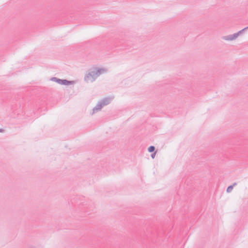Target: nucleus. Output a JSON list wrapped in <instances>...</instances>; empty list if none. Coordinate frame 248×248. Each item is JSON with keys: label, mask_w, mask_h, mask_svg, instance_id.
I'll list each match as a JSON object with an SVG mask.
<instances>
[{"label": "nucleus", "mask_w": 248, "mask_h": 248, "mask_svg": "<svg viewBox=\"0 0 248 248\" xmlns=\"http://www.w3.org/2000/svg\"><path fill=\"white\" fill-rule=\"evenodd\" d=\"M50 80L56 82L60 85H69L73 84L75 83L74 80H68L67 79H60L56 77H52L50 78Z\"/></svg>", "instance_id": "1"}, {"label": "nucleus", "mask_w": 248, "mask_h": 248, "mask_svg": "<svg viewBox=\"0 0 248 248\" xmlns=\"http://www.w3.org/2000/svg\"><path fill=\"white\" fill-rule=\"evenodd\" d=\"M97 75H95V70L90 71L86 74L84 77V80L88 82L89 80L94 81L97 78Z\"/></svg>", "instance_id": "2"}, {"label": "nucleus", "mask_w": 248, "mask_h": 248, "mask_svg": "<svg viewBox=\"0 0 248 248\" xmlns=\"http://www.w3.org/2000/svg\"><path fill=\"white\" fill-rule=\"evenodd\" d=\"M238 34H237L236 32L233 34L222 36V38L225 40L232 41L236 39L238 37Z\"/></svg>", "instance_id": "3"}, {"label": "nucleus", "mask_w": 248, "mask_h": 248, "mask_svg": "<svg viewBox=\"0 0 248 248\" xmlns=\"http://www.w3.org/2000/svg\"><path fill=\"white\" fill-rule=\"evenodd\" d=\"M104 107L103 105L101 100L99 101L96 106L93 109V114L95 112H97L101 109V108Z\"/></svg>", "instance_id": "4"}, {"label": "nucleus", "mask_w": 248, "mask_h": 248, "mask_svg": "<svg viewBox=\"0 0 248 248\" xmlns=\"http://www.w3.org/2000/svg\"><path fill=\"white\" fill-rule=\"evenodd\" d=\"M95 75H97V77L99 76L100 75L102 74L103 72H106L107 70L105 68H98L97 69H95Z\"/></svg>", "instance_id": "5"}, {"label": "nucleus", "mask_w": 248, "mask_h": 248, "mask_svg": "<svg viewBox=\"0 0 248 248\" xmlns=\"http://www.w3.org/2000/svg\"><path fill=\"white\" fill-rule=\"evenodd\" d=\"M103 105L106 106L109 104L111 101V98H104L102 100H101Z\"/></svg>", "instance_id": "6"}, {"label": "nucleus", "mask_w": 248, "mask_h": 248, "mask_svg": "<svg viewBox=\"0 0 248 248\" xmlns=\"http://www.w3.org/2000/svg\"><path fill=\"white\" fill-rule=\"evenodd\" d=\"M155 147L153 145L150 146L148 148V151L149 153H153V152H155Z\"/></svg>", "instance_id": "7"}, {"label": "nucleus", "mask_w": 248, "mask_h": 248, "mask_svg": "<svg viewBox=\"0 0 248 248\" xmlns=\"http://www.w3.org/2000/svg\"><path fill=\"white\" fill-rule=\"evenodd\" d=\"M248 29V27H246V28L243 29L242 30L239 31H238L237 32V34H238V36L242 34V33H243L244 32V31L247 30V29Z\"/></svg>", "instance_id": "8"}, {"label": "nucleus", "mask_w": 248, "mask_h": 248, "mask_svg": "<svg viewBox=\"0 0 248 248\" xmlns=\"http://www.w3.org/2000/svg\"><path fill=\"white\" fill-rule=\"evenodd\" d=\"M233 186H232V185L229 186L227 187V189H226V192H227V193H230V192L232 190V189H233Z\"/></svg>", "instance_id": "9"}, {"label": "nucleus", "mask_w": 248, "mask_h": 248, "mask_svg": "<svg viewBox=\"0 0 248 248\" xmlns=\"http://www.w3.org/2000/svg\"><path fill=\"white\" fill-rule=\"evenodd\" d=\"M156 151H155V152H153V153L151 154V157H152L153 159H154V158H155V154H156Z\"/></svg>", "instance_id": "10"}, {"label": "nucleus", "mask_w": 248, "mask_h": 248, "mask_svg": "<svg viewBox=\"0 0 248 248\" xmlns=\"http://www.w3.org/2000/svg\"><path fill=\"white\" fill-rule=\"evenodd\" d=\"M4 131V130L2 128H0V132L2 133Z\"/></svg>", "instance_id": "11"}, {"label": "nucleus", "mask_w": 248, "mask_h": 248, "mask_svg": "<svg viewBox=\"0 0 248 248\" xmlns=\"http://www.w3.org/2000/svg\"><path fill=\"white\" fill-rule=\"evenodd\" d=\"M237 185V183L236 182L234 183L232 186H233V187Z\"/></svg>", "instance_id": "12"}]
</instances>
